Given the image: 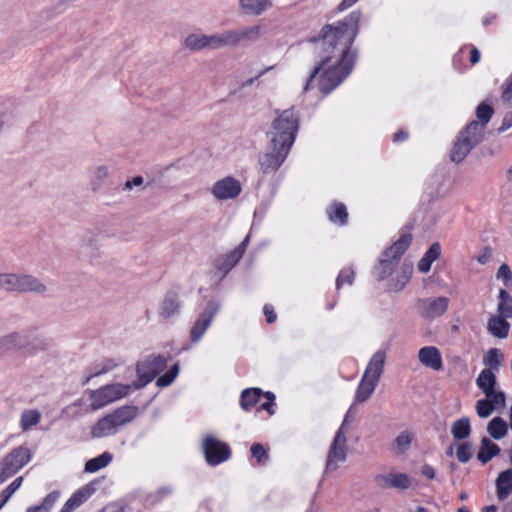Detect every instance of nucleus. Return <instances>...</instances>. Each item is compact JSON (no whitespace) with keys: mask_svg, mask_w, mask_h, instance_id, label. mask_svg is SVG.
Returning a JSON list of instances; mask_svg holds the SVG:
<instances>
[{"mask_svg":"<svg viewBox=\"0 0 512 512\" xmlns=\"http://www.w3.org/2000/svg\"><path fill=\"white\" fill-rule=\"evenodd\" d=\"M360 19L361 12L353 11L335 25H324L317 37L309 39L320 61L309 75L304 91L309 89L310 83L320 71L323 73L319 80V90L324 94H329L352 72L357 51L351 50V46L358 35Z\"/></svg>","mask_w":512,"mask_h":512,"instance_id":"obj_1","label":"nucleus"},{"mask_svg":"<svg viewBox=\"0 0 512 512\" xmlns=\"http://www.w3.org/2000/svg\"><path fill=\"white\" fill-rule=\"evenodd\" d=\"M299 129V116L294 109L278 114L267 132L270 138L267 151L259 156V165L264 174L276 172L286 160Z\"/></svg>","mask_w":512,"mask_h":512,"instance_id":"obj_2","label":"nucleus"},{"mask_svg":"<svg viewBox=\"0 0 512 512\" xmlns=\"http://www.w3.org/2000/svg\"><path fill=\"white\" fill-rule=\"evenodd\" d=\"M493 113L494 109L490 105L484 102L478 105L476 108V117L479 121L472 120L469 122L460 131L459 136L454 142L450 155L454 163H461L471 150L483 141L486 126L493 116Z\"/></svg>","mask_w":512,"mask_h":512,"instance_id":"obj_3","label":"nucleus"},{"mask_svg":"<svg viewBox=\"0 0 512 512\" xmlns=\"http://www.w3.org/2000/svg\"><path fill=\"white\" fill-rule=\"evenodd\" d=\"M138 409L135 406H122L113 412L100 418L91 428L93 438H103L114 435L119 428L130 423L137 416Z\"/></svg>","mask_w":512,"mask_h":512,"instance_id":"obj_4","label":"nucleus"},{"mask_svg":"<svg viewBox=\"0 0 512 512\" xmlns=\"http://www.w3.org/2000/svg\"><path fill=\"white\" fill-rule=\"evenodd\" d=\"M132 385L113 383L102 386L96 390H89V399L91 403L85 412L97 411L103 407L125 397L131 389Z\"/></svg>","mask_w":512,"mask_h":512,"instance_id":"obj_5","label":"nucleus"},{"mask_svg":"<svg viewBox=\"0 0 512 512\" xmlns=\"http://www.w3.org/2000/svg\"><path fill=\"white\" fill-rule=\"evenodd\" d=\"M168 362V357L164 355L151 354L136 365L137 380L132 383L135 389H141L149 384L160 372H162Z\"/></svg>","mask_w":512,"mask_h":512,"instance_id":"obj_6","label":"nucleus"},{"mask_svg":"<svg viewBox=\"0 0 512 512\" xmlns=\"http://www.w3.org/2000/svg\"><path fill=\"white\" fill-rule=\"evenodd\" d=\"M31 457L32 454L28 447L21 445L13 448L0 460V484L20 471L31 460Z\"/></svg>","mask_w":512,"mask_h":512,"instance_id":"obj_7","label":"nucleus"},{"mask_svg":"<svg viewBox=\"0 0 512 512\" xmlns=\"http://www.w3.org/2000/svg\"><path fill=\"white\" fill-rule=\"evenodd\" d=\"M348 416L349 415L347 413L328 450L325 467L326 472L337 470L338 462L346 461L348 445L347 438L345 436V427L348 421Z\"/></svg>","mask_w":512,"mask_h":512,"instance_id":"obj_8","label":"nucleus"},{"mask_svg":"<svg viewBox=\"0 0 512 512\" xmlns=\"http://www.w3.org/2000/svg\"><path fill=\"white\" fill-rule=\"evenodd\" d=\"M202 449L205 460L210 466H216L223 463L231 456L229 445L218 440L212 435H208L203 439Z\"/></svg>","mask_w":512,"mask_h":512,"instance_id":"obj_9","label":"nucleus"},{"mask_svg":"<svg viewBox=\"0 0 512 512\" xmlns=\"http://www.w3.org/2000/svg\"><path fill=\"white\" fill-rule=\"evenodd\" d=\"M248 243L249 236L247 235L234 250L215 259L214 268L220 279H223L238 264L246 251Z\"/></svg>","mask_w":512,"mask_h":512,"instance_id":"obj_10","label":"nucleus"},{"mask_svg":"<svg viewBox=\"0 0 512 512\" xmlns=\"http://www.w3.org/2000/svg\"><path fill=\"white\" fill-rule=\"evenodd\" d=\"M219 309L220 305L216 301L211 300L207 303L191 328L190 340L192 343H197L202 339L206 330L210 327L214 317L219 312Z\"/></svg>","mask_w":512,"mask_h":512,"instance_id":"obj_11","label":"nucleus"},{"mask_svg":"<svg viewBox=\"0 0 512 512\" xmlns=\"http://www.w3.org/2000/svg\"><path fill=\"white\" fill-rule=\"evenodd\" d=\"M241 191V183L232 176L216 181L211 190L213 196L218 200L235 199Z\"/></svg>","mask_w":512,"mask_h":512,"instance_id":"obj_12","label":"nucleus"},{"mask_svg":"<svg viewBox=\"0 0 512 512\" xmlns=\"http://www.w3.org/2000/svg\"><path fill=\"white\" fill-rule=\"evenodd\" d=\"M449 306L447 297L426 298L419 301V311L423 318L433 320L443 315Z\"/></svg>","mask_w":512,"mask_h":512,"instance_id":"obj_13","label":"nucleus"},{"mask_svg":"<svg viewBox=\"0 0 512 512\" xmlns=\"http://www.w3.org/2000/svg\"><path fill=\"white\" fill-rule=\"evenodd\" d=\"M374 483L381 489L395 488L405 490L411 485L410 478L405 473L378 474L374 477Z\"/></svg>","mask_w":512,"mask_h":512,"instance_id":"obj_14","label":"nucleus"},{"mask_svg":"<svg viewBox=\"0 0 512 512\" xmlns=\"http://www.w3.org/2000/svg\"><path fill=\"white\" fill-rule=\"evenodd\" d=\"M261 26H247L237 30H229L231 47H237L247 42H255L260 37Z\"/></svg>","mask_w":512,"mask_h":512,"instance_id":"obj_15","label":"nucleus"},{"mask_svg":"<svg viewBox=\"0 0 512 512\" xmlns=\"http://www.w3.org/2000/svg\"><path fill=\"white\" fill-rule=\"evenodd\" d=\"M96 482H91L77 490L63 505L61 512H72L83 504L95 491Z\"/></svg>","mask_w":512,"mask_h":512,"instance_id":"obj_16","label":"nucleus"},{"mask_svg":"<svg viewBox=\"0 0 512 512\" xmlns=\"http://www.w3.org/2000/svg\"><path fill=\"white\" fill-rule=\"evenodd\" d=\"M181 301L177 292L167 291L159 306V315L164 319H169L179 314Z\"/></svg>","mask_w":512,"mask_h":512,"instance_id":"obj_17","label":"nucleus"},{"mask_svg":"<svg viewBox=\"0 0 512 512\" xmlns=\"http://www.w3.org/2000/svg\"><path fill=\"white\" fill-rule=\"evenodd\" d=\"M386 358L387 355L384 350H378L375 352L371 357L363 376L378 383L383 373Z\"/></svg>","mask_w":512,"mask_h":512,"instance_id":"obj_18","label":"nucleus"},{"mask_svg":"<svg viewBox=\"0 0 512 512\" xmlns=\"http://www.w3.org/2000/svg\"><path fill=\"white\" fill-rule=\"evenodd\" d=\"M418 359L422 365L439 371L442 366V356L438 348L434 346H425L418 352Z\"/></svg>","mask_w":512,"mask_h":512,"instance_id":"obj_19","label":"nucleus"},{"mask_svg":"<svg viewBox=\"0 0 512 512\" xmlns=\"http://www.w3.org/2000/svg\"><path fill=\"white\" fill-rule=\"evenodd\" d=\"M29 347L28 337L19 332H11L0 337V349L20 351Z\"/></svg>","mask_w":512,"mask_h":512,"instance_id":"obj_20","label":"nucleus"},{"mask_svg":"<svg viewBox=\"0 0 512 512\" xmlns=\"http://www.w3.org/2000/svg\"><path fill=\"white\" fill-rule=\"evenodd\" d=\"M412 242L410 233L402 234L399 239L383 252V256L395 260L397 263Z\"/></svg>","mask_w":512,"mask_h":512,"instance_id":"obj_21","label":"nucleus"},{"mask_svg":"<svg viewBox=\"0 0 512 512\" xmlns=\"http://www.w3.org/2000/svg\"><path fill=\"white\" fill-rule=\"evenodd\" d=\"M47 286L37 277L31 274H21L20 292L19 293H35L44 296L47 293Z\"/></svg>","mask_w":512,"mask_h":512,"instance_id":"obj_22","label":"nucleus"},{"mask_svg":"<svg viewBox=\"0 0 512 512\" xmlns=\"http://www.w3.org/2000/svg\"><path fill=\"white\" fill-rule=\"evenodd\" d=\"M496 494L500 501L506 500L512 493V469H506L499 473L495 481Z\"/></svg>","mask_w":512,"mask_h":512,"instance_id":"obj_23","label":"nucleus"},{"mask_svg":"<svg viewBox=\"0 0 512 512\" xmlns=\"http://www.w3.org/2000/svg\"><path fill=\"white\" fill-rule=\"evenodd\" d=\"M487 330L494 337L505 339L509 334L510 324L506 317L494 315L490 317L487 323Z\"/></svg>","mask_w":512,"mask_h":512,"instance_id":"obj_24","label":"nucleus"},{"mask_svg":"<svg viewBox=\"0 0 512 512\" xmlns=\"http://www.w3.org/2000/svg\"><path fill=\"white\" fill-rule=\"evenodd\" d=\"M239 7L246 15L259 16L272 7L271 0H239Z\"/></svg>","mask_w":512,"mask_h":512,"instance_id":"obj_25","label":"nucleus"},{"mask_svg":"<svg viewBox=\"0 0 512 512\" xmlns=\"http://www.w3.org/2000/svg\"><path fill=\"white\" fill-rule=\"evenodd\" d=\"M500 447L492 442L489 438L483 437L481 439V445L477 453V459L482 463H488L493 457L500 453Z\"/></svg>","mask_w":512,"mask_h":512,"instance_id":"obj_26","label":"nucleus"},{"mask_svg":"<svg viewBox=\"0 0 512 512\" xmlns=\"http://www.w3.org/2000/svg\"><path fill=\"white\" fill-rule=\"evenodd\" d=\"M476 384L479 389L485 394L490 396L492 391L495 390L497 379L491 369H483L476 379Z\"/></svg>","mask_w":512,"mask_h":512,"instance_id":"obj_27","label":"nucleus"},{"mask_svg":"<svg viewBox=\"0 0 512 512\" xmlns=\"http://www.w3.org/2000/svg\"><path fill=\"white\" fill-rule=\"evenodd\" d=\"M328 219L335 224L343 226L347 223L348 212L343 203L334 202L327 209Z\"/></svg>","mask_w":512,"mask_h":512,"instance_id":"obj_28","label":"nucleus"},{"mask_svg":"<svg viewBox=\"0 0 512 512\" xmlns=\"http://www.w3.org/2000/svg\"><path fill=\"white\" fill-rule=\"evenodd\" d=\"M262 393L263 392L260 388L244 389L240 397V405L242 409L245 411H249L259 402Z\"/></svg>","mask_w":512,"mask_h":512,"instance_id":"obj_29","label":"nucleus"},{"mask_svg":"<svg viewBox=\"0 0 512 512\" xmlns=\"http://www.w3.org/2000/svg\"><path fill=\"white\" fill-rule=\"evenodd\" d=\"M471 433L470 420L468 417H463L456 420L451 427V434L455 440H463L469 437Z\"/></svg>","mask_w":512,"mask_h":512,"instance_id":"obj_30","label":"nucleus"},{"mask_svg":"<svg viewBox=\"0 0 512 512\" xmlns=\"http://www.w3.org/2000/svg\"><path fill=\"white\" fill-rule=\"evenodd\" d=\"M377 385L378 383L362 376L356 391V401L365 402L372 395Z\"/></svg>","mask_w":512,"mask_h":512,"instance_id":"obj_31","label":"nucleus"},{"mask_svg":"<svg viewBox=\"0 0 512 512\" xmlns=\"http://www.w3.org/2000/svg\"><path fill=\"white\" fill-rule=\"evenodd\" d=\"M487 431L492 438L500 440L507 434L508 426L501 417H494L488 423Z\"/></svg>","mask_w":512,"mask_h":512,"instance_id":"obj_32","label":"nucleus"},{"mask_svg":"<svg viewBox=\"0 0 512 512\" xmlns=\"http://www.w3.org/2000/svg\"><path fill=\"white\" fill-rule=\"evenodd\" d=\"M208 49L215 50L225 47H231L229 30L222 33L207 35Z\"/></svg>","mask_w":512,"mask_h":512,"instance_id":"obj_33","label":"nucleus"},{"mask_svg":"<svg viewBox=\"0 0 512 512\" xmlns=\"http://www.w3.org/2000/svg\"><path fill=\"white\" fill-rule=\"evenodd\" d=\"M21 274L1 273L0 288L8 292H20Z\"/></svg>","mask_w":512,"mask_h":512,"instance_id":"obj_34","label":"nucleus"},{"mask_svg":"<svg viewBox=\"0 0 512 512\" xmlns=\"http://www.w3.org/2000/svg\"><path fill=\"white\" fill-rule=\"evenodd\" d=\"M397 264L398 263L395 260L383 256V258L379 260V265L375 267L377 280L383 281L388 276H390L393 273Z\"/></svg>","mask_w":512,"mask_h":512,"instance_id":"obj_35","label":"nucleus"},{"mask_svg":"<svg viewBox=\"0 0 512 512\" xmlns=\"http://www.w3.org/2000/svg\"><path fill=\"white\" fill-rule=\"evenodd\" d=\"M41 420V413L36 409L24 410L20 418L22 431H28L31 427L37 425Z\"/></svg>","mask_w":512,"mask_h":512,"instance_id":"obj_36","label":"nucleus"},{"mask_svg":"<svg viewBox=\"0 0 512 512\" xmlns=\"http://www.w3.org/2000/svg\"><path fill=\"white\" fill-rule=\"evenodd\" d=\"M184 45L191 51H200L208 48L207 35L205 34H189L185 40Z\"/></svg>","mask_w":512,"mask_h":512,"instance_id":"obj_37","label":"nucleus"},{"mask_svg":"<svg viewBox=\"0 0 512 512\" xmlns=\"http://www.w3.org/2000/svg\"><path fill=\"white\" fill-rule=\"evenodd\" d=\"M112 461V455L109 452H104L103 454L90 459L85 464L86 472H96L104 467H106Z\"/></svg>","mask_w":512,"mask_h":512,"instance_id":"obj_38","label":"nucleus"},{"mask_svg":"<svg viewBox=\"0 0 512 512\" xmlns=\"http://www.w3.org/2000/svg\"><path fill=\"white\" fill-rule=\"evenodd\" d=\"M108 173H109L108 167L105 165H100L94 170L93 176H92L91 182H90L91 189L93 192H96L101 188L104 180L108 176Z\"/></svg>","mask_w":512,"mask_h":512,"instance_id":"obj_39","label":"nucleus"},{"mask_svg":"<svg viewBox=\"0 0 512 512\" xmlns=\"http://www.w3.org/2000/svg\"><path fill=\"white\" fill-rule=\"evenodd\" d=\"M179 363H175L166 373L158 377L156 385L158 387H167L173 383L179 373Z\"/></svg>","mask_w":512,"mask_h":512,"instance_id":"obj_40","label":"nucleus"},{"mask_svg":"<svg viewBox=\"0 0 512 512\" xmlns=\"http://www.w3.org/2000/svg\"><path fill=\"white\" fill-rule=\"evenodd\" d=\"M502 357L500 350L491 348L484 356V364L489 366L491 369L497 370L501 364Z\"/></svg>","mask_w":512,"mask_h":512,"instance_id":"obj_41","label":"nucleus"},{"mask_svg":"<svg viewBox=\"0 0 512 512\" xmlns=\"http://www.w3.org/2000/svg\"><path fill=\"white\" fill-rule=\"evenodd\" d=\"M473 456V445L470 442L461 443L456 451L457 460L461 463H467Z\"/></svg>","mask_w":512,"mask_h":512,"instance_id":"obj_42","label":"nucleus"},{"mask_svg":"<svg viewBox=\"0 0 512 512\" xmlns=\"http://www.w3.org/2000/svg\"><path fill=\"white\" fill-rule=\"evenodd\" d=\"M412 440H413V436L411 435L410 432L402 431L396 437V439L394 441V445L397 447V450L399 453H403L405 450L408 449Z\"/></svg>","mask_w":512,"mask_h":512,"instance_id":"obj_43","label":"nucleus"},{"mask_svg":"<svg viewBox=\"0 0 512 512\" xmlns=\"http://www.w3.org/2000/svg\"><path fill=\"white\" fill-rule=\"evenodd\" d=\"M494 411L493 403L485 399H480L476 402V412L480 418L489 417Z\"/></svg>","mask_w":512,"mask_h":512,"instance_id":"obj_44","label":"nucleus"},{"mask_svg":"<svg viewBox=\"0 0 512 512\" xmlns=\"http://www.w3.org/2000/svg\"><path fill=\"white\" fill-rule=\"evenodd\" d=\"M252 457H254L258 464H264L268 461L269 455L264 446L260 443H254L250 448Z\"/></svg>","mask_w":512,"mask_h":512,"instance_id":"obj_45","label":"nucleus"},{"mask_svg":"<svg viewBox=\"0 0 512 512\" xmlns=\"http://www.w3.org/2000/svg\"><path fill=\"white\" fill-rule=\"evenodd\" d=\"M354 271L350 268L342 269L336 279V288L340 289V287L346 283L351 285L354 281Z\"/></svg>","mask_w":512,"mask_h":512,"instance_id":"obj_46","label":"nucleus"},{"mask_svg":"<svg viewBox=\"0 0 512 512\" xmlns=\"http://www.w3.org/2000/svg\"><path fill=\"white\" fill-rule=\"evenodd\" d=\"M116 367V364L113 363V361L111 360H107L103 363L101 369L97 370V371H94L92 372L84 381H83V385H86L93 377H97V376H100L102 374H105L111 370H113V368Z\"/></svg>","mask_w":512,"mask_h":512,"instance_id":"obj_47","label":"nucleus"},{"mask_svg":"<svg viewBox=\"0 0 512 512\" xmlns=\"http://www.w3.org/2000/svg\"><path fill=\"white\" fill-rule=\"evenodd\" d=\"M496 277L498 279H502L504 282V285L507 286L509 281L512 280V272H511L510 267L506 263H503L502 265H500V267L497 271Z\"/></svg>","mask_w":512,"mask_h":512,"instance_id":"obj_48","label":"nucleus"},{"mask_svg":"<svg viewBox=\"0 0 512 512\" xmlns=\"http://www.w3.org/2000/svg\"><path fill=\"white\" fill-rule=\"evenodd\" d=\"M29 346H31L33 350L45 351L49 348L50 342L47 338L38 336L32 341H29Z\"/></svg>","mask_w":512,"mask_h":512,"instance_id":"obj_49","label":"nucleus"},{"mask_svg":"<svg viewBox=\"0 0 512 512\" xmlns=\"http://www.w3.org/2000/svg\"><path fill=\"white\" fill-rule=\"evenodd\" d=\"M493 403L494 408L497 406L504 407L506 403L505 394L502 391L493 390L490 396H486Z\"/></svg>","mask_w":512,"mask_h":512,"instance_id":"obj_50","label":"nucleus"},{"mask_svg":"<svg viewBox=\"0 0 512 512\" xmlns=\"http://www.w3.org/2000/svg\"><path fill=\"white\" fill-rule=\"evenodd\" d=\"M441 254V245L439 242H434L431 244L429 249L425 252V256L429 258L430 261H435L440 257Z\"/></svg>","mask_w":512,"mask_h":512,"instance_id":"obj_51","label":"nucleus"},{"mask_svg":"<svg viewBox=\"0 0 512 512\" xmlns=\"http://www.w3.org/2000/svg\"><path fill=\"white\" fill-rule=\"evenodd\" d=\"M59 498V492L58 491H52L49 493L41 503L44 508H46L47 512H50L51 508L54 506L55 502Z\"/></svg>","mask_w":512,"mask_h":512,"instance_id":"obj_52","label":"nucleus"},{"mask_svg":"<svg viewBox=\"0 0 512 512\" xmlns=\"http://www.w3.org/2000/svg\"><path fill=\"white\" fill-rule=\"evenodd\" d=\"M410 275H407L404 273L402 276H400L394 283L390 285V290L399 292L401 291L404 286L409 282Z\"/></svg>","mask_w":512,"mask_h":512,"instance_id":"obj_53","label":"nucleus"},{"mask_svg":"<svg viewBox=\"0 0 512 512\" xmlns=\"http://www.w3.org/2000/svg\"><path fill=\"white\" fill-rule=\"evenodd\" d=\"M22 482H23V477L16 478L12 483H10V485L8 487H6V489H4L2 491L3 495L7 496V498L10 499V497L16 492V490L19 489Z\"/></svg>","mask_w":512,"mask_h":512,"instance_id":"obj_54","label":"nucleus"},{"mask_svg":"<svg viewBox=\"0 0 512 512\" xmlns=\"http://www.w3.org/2000/svg\"><path fill=\"white\" fill-rule=\"evenodd\" d=\"M173 492V488L171 486H163L160 487L156 493L154 494V503L160 502L164 497L170 495Z\"/></svg>","mask_w":512,"mask_h":512,"instance_id":"obj_55","label":"nucleus"},{"mask_svg":"<svg viewBox=\"0 0 512 512\" xmlns=\"http://www.w3.org/2000/svg\"><path fill=\"white\" fill-rule=\"evenodd\" d=\"M263 313L266 316L267 323L272 324L276 321L277 316L272 305L265 304L263 307Z\"/></svg>","mask_w":512,"mask_h":512,"instance_id":"obj_56","label":"nucleus"},{"mask_svg":"<svg viewBox=\"0 0 512 512\" xmlns=\"http://www.w3.org/2000/svg\"><path fill=\"white\" fill-rule=\"evenodd\" d=\"M491 256H492L491 248L490 247H484L481 250L480 254L478 255L477 261L480 264L484 265V264H486L490 260Z\"/></svg>","mask_w":512,"mask_h":512,"instance_id":"obj_57","label":"nucleus"},{"mask_svg":"<svg viewBox=\"0 0 512 512\" xmlns=\"http://www.w3.org/2000/svg\"><path fill=\"white\" fill-rule=\"evenodd\" d=\"M432 263L433 261H430L427 256L423 255V257L418 262V270L422 273H427L430 271Z\"/></svg>","mask_w":512,"mask_h":512,"instance_id":"obj_58","label":"nucleus"},{"mask_svg":"<svg viewBox=\"0 0 512 512\" xmlns=\"http://www.w3.org/2000/svg\"><path fill=\"white\" fill-rule=\"evenodd\" d=\"M512 127V111L505 114L502 120L501 126L498 128V132H504Z\"/></svg>","mask_w":512,"mask_h":512,"instance_id":"obj_59","label":"nucleus"},{"mask_svg":"<svg viewBox=\"0 0 512 512\" xmlns=\"http://www.w3.org/2000/svg\"><path fill=\"white\" fill-rule=\"evenodd\" d=\"M421 474L428 478V479H434L435 478V470L431 465L424 464L421 468Z\"/></svg>","mask_w":512,"mask_h":512,"instance_id":"obj_60","label":"nucleus"},{"mask_svg":"<svg viewBox=\"0 0 512 512\" xmlns=\"http://www.w3.org/2000/svg\"><path fill=\"white\" fill-rule=\"evenodd\" d=\"M272 68H273V66L268 67V68H266V69H264V70L260 71V72L255 76V77H253V78H250V79L246 80V81L242 84V86H250V85H252V84H253L257 79H259L261 76H263L267 71L271 70Z\"/></svg>","mask_w":512,"mask_h":512,"instance_id":"obj_61","label":"nucleus"},{"mask_svg":"<svg viewBox=\"0 0 512 512\" xmlns=\"http://www.w3.org/2000/svg\"><path fill=\"white\" fill-rule=\"evenodd\" d=\"M498 298L499 303L512 302V296L505 289H500Z\"/></svg>","mask_w":512,"mask_h":512,"instance_id":"obj_62","label":"nucleus"},{"mask_svg":"<svg viewBox=\"0 0 512 512\" xmlns=\"http://www.w3.org/2000/svg\"><path fill=\"white\" fill-rule=\"evenodd\" d=\"M408 138V133L404 130H399L397 133L393 136V142H401Z\"/></svg>","mask_w":512,"mask_h":512,"instance_id":"obj_63","label":"nucleus"},{"mask_svg":"<svg viewBox=\"0 0 512 512\" xmlns=\"http://www.w3.org/2000/svg\"><path fill=\"white\" fill-rule=\"evenodd\" d=\"M480 60V52L477 48H472L470 51V62L474 65Z\"/></svg>","mask_w":512,"mask_h":512,"instance_id":"obj_64","label":"nucleus"}]
</instances>
